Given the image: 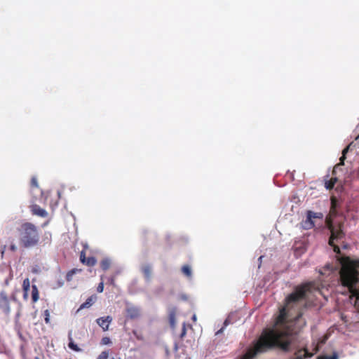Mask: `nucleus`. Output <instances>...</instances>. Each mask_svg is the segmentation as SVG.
<instances>
[{"mask_svg":"<svg viewBox=\"0 0 359 359\" xmlns=\"http://www.w3.org/2000/svg\"><path fill=\"white\" fill-rule=\"evenodd\" d=\"M298 333L294 330H264L255 344L254 348L249 350L241 359H252L257 353L278 348L283 352L291 351L292 345L297 340Z\"/></svg>","mask_w":359,"mask_h":359,"instance_id":"1","label":"nucleus"},{"mask_svg":"<svg viewBox=\"0 0 359 359\" xmlns=\"http://www.w3.org/2000/svg\"><path fill=\"white\" fill-rule=\"evenodd\" d=\"M339 280L348 289L351 302L359 310V259L346 258L339 271Z\"/></svg>","mask_w":359,"mask_h":359,"instance_id":"2","label":"nucleus"},{"mask_svg":"<svg viewBox=\"0 0 359 359\" xmlns=\"http://www.w3.org/2000/svg\"><path fill=\"white\" fill-rule=\"evenodd\" d=\"M20 243L24 248L38 245L40 236L37 226L31 222H24L18 229Z\"/></svg>","mask_w":359,"mask_h":359,"instance_id":"3","label":"nucleus"},{"mask_svg":"<svg viewBox=\"0 0 359 359\" xmlns=\"http://www.w3.org/2000/svg\"><path fill=\"white\" fill-rule=\"evenodd\" d=\"M309 290L308 284L299 285L295 287L293 292L290 294L285 299L287 306L292 308L295 304L304 300L306 298V292Z\"/></svg>","mask_w":359,"mask_h":359,"instance_id":"4","label":"nucleus"},{"mask_svg":"<svg viewBox=\"0 0 359 359\" xmlns=\"http://www.w3.org/2000/svg\"><path fill=\"white\" fill-rule=\"evenodd\" d=\"M327 226L331 232V236L329 239V245L333 247L334 252L339 254L340 248L338 245L334 244V241H337L344 236L345 233L342 230L343 224L340 222L337 225H334L332 222H327Z\"/></svg>","mask_w":359,"mask_h":359,"instance_id":"5","label":"nucleus"},{"mask_svg":"<svg viewBox=\"0 0 359 359\" xmlns=\"http://www.w3.org/2000/svg\"><path fill=\"white\" fill-rule=\"evenodd\" d=\"M0 309L6 315H9L11 312L9 299L6 293L4 292L0 293Z\"/></svg>","mask_w":359,"mask_h":359,"instance_id":"6","label":"nucleus"},{"mask_svg":"<svg viewBox=\"0 0 359 359\" xmlns=\"http://www.w3.org/2000/svg\"><path fill=\"white\" fill-rule=\"evenodd\" d=\"M323 214L320 212H314L313 211L309 210L307 212V218L304 222V227L306 229H311L314 226V222H313V219L314 218H322Z\"/></svg>","mask_w":359,"mask_h":359,"instance_id":"7","label":"nucleus"},{"mask_svg":"<svg viewBox=\"0 0 359 359\" xmlns=\"http://www.w3.org/2000/svg\"><path fill=\"white\" fill-rule=\"evenodd\" d=\"M112 318L110 316L99 318L96 320L97 323L99 325L100 327H102V330L104 332L109 330V327Z\"/></svg>","mask_w":359,"mask_h":359,"instance_id":"8","label":"nucleus"},{"mask_svg":"<svg viewBox=\"0 0 359 359\" xmlns=\"http://www.w3.org/2000/svg\"><path fill=\"white\" fill-rule=\"evenodd\" d=\"M127 317L130 319H135L140 316V310L138 307L134 306H128L126 307Z\"/></svg>","mask_w":359,"mask_h":359,"instance_id":"9","label":"nucleus"},{"mask_svg":"<svg viewBox=\"0 0 359 359\" xmlns=\"http://www.w3.org/2000/svg\"><path fill=\"white\" fill-rule=\"evenodd\" d=\"M80 261L82 264H86L88 266H93L97 262V260L94 257H89L86 258L84 250H82L80 253Z\"/></svg>","mask_w":359,"mask_h":359,"instance_id":"10","label":"nucleus"},{"mask_svg":"<svg viewBox=\"0 0 359 359\" xmlns=\"http://www.w3.org/2000/svg\"><path fill=\"white\" fill-rule=\"evenodd\" d=\"M32 215L39 216L41 217H46L48 212L39 205L34 204L30 207Z\"/></svg>","mask_w":359,"mask_h":359,"instance_id":"11","label":"nucleus"},{"mask_svg":"<svg viewBox=\"0 0 359 359\" xmlns=\"http://www.w3.org/2000/svg\"><path fill=\"white\" fill-rule=\"evenodd\" d=\"M96 300H97V296L95 294L91 295L86 300V302L84 303L81 304L80 307L77 310V312H79V311H81L83 309L90 308V306H92L93 305V304L95 302Z\"/></svg>","mask_w":359,"mask_h":359,"instance_id":"12","label":"nucleus"},{"mask_svg":"<svg viewBox=\"0 0 359 359\" xmlns=\"http://www.w3.org/2000/svg\"><path fill=\"white\" fill-rule=\"evenodd\" d=\"M290 309V306H287L285 303V306L280 310V313L276 319V323L280 324V322H283L287 317V312Z\"/></svg>","mask_w":359,"mask_h":359,"instance_id":"13","label":"nucleus"},{"mask_svg":"<svg viewBox=\"0 0 359 359\" xmlns=\"http://www.w3.org/2000/svg\"><path fill=\"white\" fill-rule=\"evenodd\" d=\"M68 339H69L68 347L70 349H72L76 352H79L81 351V349L76 344H74L72 337V331L69 332Z\"/></svg>","mask_w":359,"mask_h":359,"instance_id":"14","label":"nucleus"},{"mask_svg":"<svg viewBox=\"0 0 359 359\" xmlns=\"http://www.w3.org/2000/svg\"><path fill=\"white\" fill-rule=\"evenodd\" d=\"M22 289H23V298L24 299H27L28 297V292L30 289V282L28 278H25L23 280L22 283Z\"/></svg>","mask_w":359,"mask_h":359,"instance_id":"15","label":"nucleus"},{"mask_svg":"<svg viewBox=\"0 0 359 359\" xmlns=\"http://www.w3.org/2000/svg\"><path fill=\"white\" fill-rule=\"evenodd\" d=\"M142 271L144 274V278L147 280H149L151 276V266L149 264L144 265L142 267Z\"/></svg>","mask_w":359,"mask_h":359,"instance_id":"16","label":"nucleus"},{"mask_svg":"<svg viewBox=\"0 0 359 359\" xmlns=\"http://www.w3.org/2000/svg\"><path fill=\"white\" fill-rule=\"evenodd\" d=\"M175 316H176V309L175 308H172L169 311L168 318L169 323L172 327L175 326Z\"/></svg>","mask_w":359,"mask_h":359,"instance_id":"17","label":"nucleus"},{"mask_svg":"<svg viewBox=\"0 0 359 359\" xmlns=\"http://www.w3.org/2000/svg\"><path fill=\"white\" fill-rule=\"evenodd\" d=\"M39 299V292L36 285L32 286V299L33 303H36Z\"/></svg>","mask_w":359,"mask_h":359,"instance_id":"18","label":"nucleus"},{"mask_svg":"<svg viewBox=\"0 0 359 359\" xmlns=\"http://www.w3.org/2000/svg\"><path fill=\"white\" fill-rule=\"evenodd\" d=\"M337 199L334 196L331 197V208H330V214L335 215H337Z\"/></svg>","mask_w":359,"mask_h":359,"instance_id":"19","label":"nucleus"},{"mask_svg":"<svg viewBox=\"0 0 359 359\" xmlns=\"http://www.w3.org/2000/svg\"><path fill=\"white\" fill-rule=\"evenodd\" d=\"M337 181V177H332L330 180L325 181V188L328 190L333 189Z\"/></svg>","mask_w":359,"mask_h":359,"instance_id":"20","label":"nucleus"},{"mask_svg":"<svg viewBox=\"0 0 359 359\" xmlns=\"http://www.w3.org/2000/svg\"><path fill=\"white\" fill-rule=\"evenodd\" d=\"M182 272L189 278H191L192 276L191 269L189 265H184L182 267Z\"/></svg>","mask_w":359,"mask_h":359,"instance_id":"21","label":"nucleus"},{"mask_svg":"<svg viewBox=\"0 0 359 359\" xmlns=\"http://www.w3.org/2000/svg\"><path fill=\"white\" fill-rule=\"evenodd\" d=\"M111 265V262L108 259H104L100 262V267L103 271H107L109 269Z\"/></svg>","mask_w":359,"mask_h":359,"instance_id":"22","label":"nucleus"},{"mask_svg":"<svg viewBox=\"0 0 359 359\" xmlns=\"http://www.w3.org/2000/svg\"><path fill=\"white\" fill-rule=\"evenodd\" d=\"M302 351H304V353L303 355H302L304 359L305 358H311L313 356V353H310L307 348H304L303 350H299L297 353H296V355H299V353H301Z\"/></svg>","mask_w":359,"mask_h":359,"instance_id":"23","label":"nucleus"},{"mask_svg":"<svg viewBox=\"0 0 359 359\" xmlns=\"http://www.w3.org/2000/svg\"><path fill=\"white\" fill-rule=\"evenodd\" d=\"M345 159H346V155L345 156L342 155L340 157V158H339L340 162L334 166V168L333 169V172H332L333 174H335L336 170L338 169L339 168V166L343 165L344 164Z\"/></svg>","mask_w":359,"mask_h":359,"instance_id":"24","label":"nucleus"},{"mask_svg":"<svg viewBox=\"0 0 359 359\" xmlns=\"http://www.w3.org/2000/svg\"><path fill=\"white\" fill-rule=\"evenodd\" d=\"M109 351L106 350V351H102L97 356V359H109Z\"/></svg>","mask_w":359,"mask_h":359,"instance_id":"25","label":"nucleus"},{"mask_svg":"<svg viewBox=\"0 0 359 359\" xmlns=\"http://www.w3.org/2000/svg\"><path fill=\"white\" fill-rule=\"evenodd\" d=\"M77 272V269H74L69 271L66 275L67 281H71L73 276Z\"/></svg>","mask_w":359,"mask_h":359,"instance_id":"26","label":"nucleus"},{"mask_svg":"<svg viewBox=\"0 0 359 359\" xmlns=\"http://www.w3.org/2000/svg\"><path fill=\"white\" fill-rule=\"evenodd\" d=\"M317 359H338V355L337 353H334L332 355H321L318 356Z\"/></svg>","mask_w":359,"mask_h":359,"instance_id":"27","label":"nucleus"},{"mask_svg":"<svg viewBox=\"0 0 359 359\" xmlns=\"http://www.w3.org/2000/svg\"><path fill=\"white\" fill-rule=\"evenodd\" d=\"M44 320L46 324H49L50 323V311L46 309L43 311Z\"/></svg>","mask_w":359,"mask_h":359,"instance_id":"28","label":"nucleus"},{"mask_svg":"<svg viewBox=\"0 0 359 359\" xmlns=\"http://www.w3.org/2000/svg\"><path fill=\"white\" fill-rule=\"evenodd\" d=\"M111 344V339L108 337H102V339H101V341H100V344L104 346V345H109V344Z\"/></svg>","mask_w":359,"mask_h":359,"instance_id":"29","label":"nucleus"},{"mask_svg":"<svg viewBox=\"0 0 359 359\" xmlns=\"http://www.w3.org/2000/svg\"><path fill=\"white\" fill-rule=\"evenodd\" d=\"M30 185L32 187H38V182L37 179L35 177H33L31 179Z\"/></svg>","mask_w":359,"mask_h":359,"instance_id":"30","label":"nucleus"},{"mask_svg":"<svg viewBox=\"0 0 359 359\" xmlns=\"http://www.w3.org/2000/svg\"><path fill=\"white\" fill-rule=\"evenodd\" d=\"M229 324V320L228 319H226L225 321L224 322V326L220 329L217 332H216V335H218L219 334H222L224 331V327Z\"/></svg>","mask_w":359,"mask_h":359,"instance_id":"31","label":"nucleus"},{"mask_svg":"<svg viewBox=\"0 0 359 359\" xmlns=\"http://www.w3.org/2000/svg\"><path fill=\"white\" fill-rule=\"evenodd\" d=\"M187 334V330H186V325L185 323L183 324L182 332L180 333V338L183 339Z\"/></svg>","mask_w":359,"mask_h":359,"instance_id":"32","label":"nucleus"},{"mask_svg":"<svg viewBox=\"0 0 359 359\" xmlns=\"http://www.w3.org/2000/svg\"><path fill=\"white\" fill-rule=\"evenodd\" d=\"M104 290V283L103 281L100 282L97 287V291L100 293L102 292Z\"/></svg>","mask_w":359,"mask_h":359,"instance_id":"33","label":"nucleus"},{"mask_svg":"<svg viewBox=\"0 0 359 359\" xmlns=\"http://www.w3.org/2000/svg\"><path fill=\"white\" fill-rule=\"evenodd\" d=\"M9 250L12 252H15L17 250V246L14 243H12L9 246Z\"/></svg>","mask_w":359,"mask_h":359,"instance_id":"34","label":"nucleus"},{"mask_svg":"<svg viewBox=\"0 0 359 359\" xmlns=\"http://www.w3.org/2000/svg\"><path fill=\"white\" fill-rule=\"evenodd\" d=\"M348 148L349 147H346L345 149H343L342 151V155L345 156L346 154V153L348 152Z\"/></svg>","mask_w":359,"mask_h":359,"instance_id":"35","label":"nucleus"},{"mask_svg":"<svg viewBox=\"0 0 359 359\" xmlns=\"http://www.w3.org/2000/svg\"><path fill=\"white\" fill-rule=\"evenodd\" d=\"M192 320H193L194 322H196V316L195 314H194V315H193V316H192Z\"/></svg>","mask_w":359,"mask_h":359,"instance_id":"36","label":"nucleus"},{"mask_svg":"<svg viewBox=\"0 0 359 359\" xmlns=\"http://www.w3.org/2000/svg\"><path fill=\"white\" fill-rule=\"evenodd\" d=\"M295 359H304V358L301 355H297V357Z\"/></svg>","mask_w":359,"mask_h":359,"instance_id":"37","label":"nucleus"},{"mask_svg":"<svg viewBox=\"0 0 359 359\" xmlns=\"http://www.w3.org/2000/svg\"><path fill=\"white\" fill-rule=\"evenodd\" d=\"M137 339H142L141 336H139V337H138V336H137Z\"/></svg>","mask_w":359,"mask_h":359,"instance_id":"38","label":"nucleus"},{"mask_svg":"<svg viewBox=\"0 0 359 359\" xmlns=\"http://www.w3.org/2000/svg\"><path fill=\"white\" fill-rule=\"evenodd\" d=\"M137 339H142L141 336H139V337H138V336H137Z\"/></svg>","mask_w":359,"mask_h":359,"instance_id":"39","label":"nucleus"},{"mask_svg":"<svg viewBox=\"0 0 359 359\" xmlns=\"http://www.w3.org/2000/svg\"><path fill=\"white\" fill-rule=\"evenodd\" d=\"M358 175L359 177V168H358Z\"/></svg>","mask_w":359,"mask_h":359,"instance_id":"40","label":"nucleus"},{"mask_svg":"<svg viewBox=\"0 0 359 359\" xmlns=\"http://www.w3.org/2000/svg\"><path fill=\"white\" fill-rule=\"evenodd\" d=\"M34 359H40L39 357H35Z\"/></svg>","mask_w":359,"mask_h":359,"instance_id":"41","label":"nucleus"},{"mask_svg":"<svg viewBox=\"0 0 359 359\" xmlns=\"http://www.w3.org/2000/svg\"><path fill=\"white\" fill-rule=\"evenodd\" d=\"M109 359H115V358H114V357H111V358H109Z\"/></svg>","mask_w":359,"mask_h":359,"instance_id":"42","label":"nucleus"}]
</instances>
